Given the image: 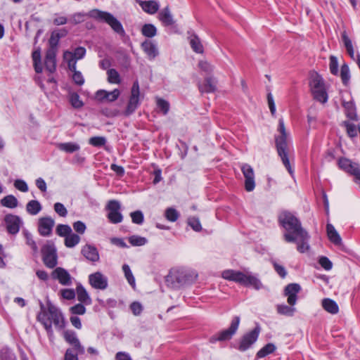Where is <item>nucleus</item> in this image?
Masks as SVG:
<instances>
[{"instance_id": "f257e3e1", "label": "nucleus", "mask_w": 360, "mask_h": 360, "mask_svg": "<svg viewBox=\"0 0 360 360\" xmlns=\"http://www.w3.org/2000/svg\"><path fill=\"white\" fill-rule=\"evenodd\" d=\"M88 16L101 22L107 23L112 30L120 36L125 35V31L122 23L110 13L99 9H92L88 13H75L71 15L70 21L79 24L84 21V17Z\"/></svg>"}, {"instance_id": "f03ea898", "label": "nucleus", "mask_w": 360, "mask_h": 360, "mask_svg": "<svg viewBox=\"0 0 360 360\" xmlns=\"http://www.w3.org/2000/svg\"><path fill=\"white\" fill-rule=\"evenodd\" d=\"M37 319L44 326L48 333H52V323L59 330L65 327L63 314L51 302L47 303L46 307L43 303H40V311L37 314Z\"/></svg>"}, {"instance_id": "7ed1b4c3", "label": "nucleus", "mask_w": 360, "mask_h": 360, "mask_svg": "<svg viewBox=\"0 0 360 360\" xmlns=\"http://www.w3.org/2000/svg\"><path fill=\"white\" fill-rule=\"evenodd\" d=\"M278 222L286 232L283 234L286 242H296L295 236L306 231L302 228L300 221L292 213L288 211H283L278 215Z\"/></svg>"}, {"instance_id": "20e7f679", "label": "nucleus", "mask_w": 360, "mask_h": 360, "mask_svg": "<svg viewBox=\"0 0 360 360\" xmlns=\"http://www.w3.org/2000/svg\"><path fill=\"white\" fill-rule=\"evenodd\" d=\"M278 130L280 132V135L275 136L277 153L289 174L292 175L294 170L290 165L288 158V134L285 130L284 122L282 119L279 120Z\"/></svg>"}, {"instance_id": "39448f33", "label": "nucleus", "mask_w": 360, "mask_h": 360, "mask_svg": "<svg viewBox=\"0 0 360 360\" xmlns=\"http://www.w3.org/2000/svg\"><path fill=\"white\" fill-rule=\"evenodd\" d=\"M223 278L238 283L244 286H252L256 290H259L262 287L261 281L255 276L245 274L239 271L232 269L225 270L222 272Z\"/></svg>"}, {"instance_id": "423d86ee", "label": "nucleus", "mask_w": 360, "mask_h": 360, "mask_svg": "<svg viewBox=\"0 0 360 360\" xmlns=\"http://www.w3.org/2000/svg\"><path fill=\"white\" fill-rule=\"evenodd\" d=\"M309 86L314 98L317 101L325 103L328 101V94L323 79L318 74L311 77Z\"/></svg>"}, {"instance_id": "0eeeda50", "label": "nucleus", "mask_w": 360, "mask_h": 360, "mask_svg": "<svg viewBox=\"0 0 360 360\" xmlns=\"http://www.w3.org/2000/svg\"><path fill=\"white\" fill-rule=\"evenodd\" d=\"M41 252L43 262L46 267L53 269L58 264L57 251L52 243L49 241L44 245L41 249Z\"/></svg>"}, {"instance_id": "6e6552de", "label": "nucleus", "mask_w": 360, "mask_h": 360, "mask_svg": "<svg viewBox=\"0 0 360 360\" xmlns=\"http://www.w3.org/2000/svg\"><path fill=\"white\" fill-rule=\"evenodd\" d=\"M240 321V319L238 316H234L231 321L229 328L212 335L210 338V342L215 343L217 341H226L231 340L236 333Z\"/></svg>"}, {"instance_id": "1a4fd4ad", "label": "nucleus", "mask_w": 360, "mask_h": 360, "mask_svg": "<svg viewBox=\"0 0 360 360\" xmlns=\"http://www.w3.org/2000/svg\"><path fill=\"white\" fill-rule=\"evenodd\" d=\"M260 330V326L257 325L253 330L243 335L239 342L238 350L240 352L248 350L257 340Z\"/></svg>"}, {"instance_id": "9d476101", "label": "nucleus", "mask_w": 360, "mask_h": 360, "mask_svg": "<svg viewBox=\"0 0 360 360\" xmlns=\"http://www.w3.org/2000/svg\"><path fill=\"white\" fill-rule=\"evenodd\" d=\"M140 96V89L139 82L136 80L133 83L131 89V95L129 97V102L127 103V106L124 111V115L126 116H129L135 112L136 108L140 105L139 101Z\"/></svg>"}, {"instance_id": "9b49d317", "label": "nucleus", "mask_w": 360, "mask_h": 360, "mask_svg": "<svg viewBox=\"0 0 360 360\" xmlns=\"http://www.w3.org/2000/svg\"><path fill=\"white\" fill-rule=\"evenodd\" d=\"M166 281L174 288H179L189 282V276L184 271H171L166 278Z\"/></svg>"}, {"instance_id": "f8f14e48", "label": "nucleus", "mask_w": 360, "mask_h": 360, "mask_svg": "<svg viewBox=\"0 0 360 360\" xmlns=\"http://www.w3.org/2000/svg\"><path fill=\"white\" fill-rule=\"evenodd\" d=\"M106 209L108 211V219L112 224L120 223L123 219V216L120 212V203L115 200H110L107 205Z\"/></svg>"}, {"instance_id": "ddd939ff", "label": "nucleus", "mask_w": 360, "mask_h": 360, "mask_svg": "<svg viewBox=\"0 0 360 360\" xmlns=\"http://www.w3.org/2000/svg\"><path fill=\"white\" fill-rule=\"evenodd\" d=\"M6 230L9 234L16 235L22 225V221L18 215L8 214L4 217Z\"/></svg>"}, {"instance_id": "4468645a", "label": "nucleus", "mask_w": 360, "mask_h": 360, "mask_svg": "<svg viewBox=\"0 0 360 360\" xmlns=\"http://www.w3.org/2000/svg\"><path fill=\"white\" fill-rule=\"evenodd\" d=\"M339 167L347 173L354 176V179L360 176V166L356 162H352L346 158H341L338 160Z\"/></svg>"}, {"instance_id": "2eb2a0df", "label": "nucleus", "mask_w": 360, "mask_h": 360, "mask_svg": "<svg viewBox=\"0 0 360 360\" xmlns=\"http://www.w3.org/2000/svg\"><path fill=\"white\" fill-rule=\"evenodd\" d=\"M89 283L92 288L98 290H105L108 288V278L101 272L96 271L89 276Z\"/></svg>"}, {"instance_id": "dca6fc26", "label": "nucleus", "mask_w": 360, "mask_h": 360, "mask_svg": "<svg viewBox=\"0 0 360 360\" xmlns=\"http://www.w3.org/2000/svg\"><path fill=\"white\" fill-rule=\"evenodd\" d=\"M241 171L245 177V188L250 192L255 187V173L252 167L248 164H243L241 167Z\"/></svg>"}, {"instance_id": "f3484780", "label": "nucleus", "mask_w": 360, "mask_h": 360, "mask_svg": "<svg viewBox=\"0 0 360 360\" xmlns=\"http://www.w3.org/2000/svg\"><path fill=\"white\" fill-rule=\"evenodd\" d=\"M55 221L50 217H41L38 221V232L41 236H49L54 226Z\"/></svg>"}, {"instance_id": "a211bd4d", "label": "nucleus", "mask_w": 360, "mask_h": 360, "mask_svg": "<svg viewBox=\"0 0 360 360\" xmlns=\"http://www.w3.org/2000/svg\"><path fill=\"white\" fill-rule=\"evenodd\" d=\"M301 290V287L297 283H290L285 287L284 295L288 297V303L294 306L297 300V293Z\"/></svg>"}, {"instance_id": "6ab92c4d", "label": "nucleus", "mask_w": 360, "mask_h": 360, "mask_svg": "<svg viewBox=\"0 0 360 360\" xmlns=\"http://www.w3.org/2000/svg\"><path fill=\"white\" fill-rule=\"evenodd\" d=\"M53 279L58 280L63 285H70L72 277L67 270L62 267L56 268L51 274Z\"/></svg>"}, {"instance_id": "aec40b11", "label": "nucleus", "mask_w": 360, "mask_h": 360, "mask_svg": "<svg viewBox=\"0 0 360 360\" xmlns=\"http://www.w3.org/2000/svg\"><path fill=\"white\" fill-rule=\"evenodd\" d=\"M64 338L67 342L73 346V349L80 354H84L85 352L84 347L81 345L76 333L72 330H66L64 333Z\"/></svg>"}, {"instance_id": "412c9836", "label": "nucleus", "mask_w": 360, "mask_h": 360, "mask_svg": "<svg viewBox=\"0 0 360 360\" xmlns=\"http://www.w3.org/2000/svg\"><path fill=\"white\" fill-rule=\"evenodd\" d=\"M120 94V91L117 89H115L112 91H107L105 90H98L96 93V98L101 102L108 101L112 102L116 101Z\"/></svg>"}, {"instance_id": "4be33fe9", "label": "nucleus", "mask_w": 360, "mask_h": 360, "mask_svg": "<svg viewBox=\"0 0 360 360\" xmlns=\"http://www.w3.org/2000/svg\"><path fill=\"white\" fill-rule=\"evenodd\" d=\"M297 237V250L300 253H304L309 249V240L310 236L307 231L295 236Z\"/></svg>"}, {"instance_id": "5701e85b", "label": "nucleus", "mask_w": 360, "mask_h": 360, "mask_svg": "<svg viewBox=\"0 0 360 360\" xmlns=\"http://www.w3.org/2000/svg\"><path fill=\"white\" fill-rule=\"evenodd\" d=\"M141 46L149 60L155 59L159 54L156 44L150 40H145L141 43Z\"/></svg>"}, {"instance_id": "b1692460", "label": "nucleus", "mask_w": 360, "mask_h": 360, "mask_svg": "<svg viewBox=\"0 0 360 360\" xmlns=\"http://www.w3.org/2000/svg\"><path fill=\"white\" fill-rule=\"evenodd\" d=\"M342 105L345 110V114L348 119L352 121L359 120L356 108L353 101H346L342 100Z\"/></svg>"}, {"instance_id": "393cba45", "label": "nucleus", "mask_w": 360, "mask_h": 360, "mask_svg": "<svg viewBox=\"0 0 360 360\" xmlns=\"http://www.w3.org/2000/svg\"><path fill=\"white\" fill-rule=\"evenodd\" d=\"M81 253L86 259L91 262H95L99 260L98 252L97 249L93 245H84L81 250Z\"/></svg>"}, {"instance_id": "a878e982", "label": "nucleus", "mask_w": 360, "mask_h": 360, "mask_svg": "<svg viewBox=\"0 0 360 360\" xmlns=\"http://www.w3.org/2000/svg\"><path fill=\"white\" fill-rule=\"evenodd\" d=\"M217 83L214 78L207 77L205 79L204 84L198 85V88L201 93H213L217 90Z\"/></svg>"}, {"instance_id": "bb28decb", "label": "nucleus", "mask_w": 360, "mask_h": 360, "mask_svg": "<svg viewBox=\"0 0 360 360\" xmlns=\"http://www.w3.org/2000/svg\"><path fill=\"white\" fill-rule=\"evenodd\" d=\"M76 293L78 301L85 305H90L92 303L91 298L90 297L86 290L82 284H78L76 288Z\"/></svg>"}, {"instance_id": "cd10ccee", "label": "nucleus", "mask_w": 360, "mask_h": 360, "mask_svg": "<svg viewBox=\"0 0 360 360\" xmlns=\"http://www.w3.org/2000/svg\"><path fill=\"white\" fill-rule=\"evenodd\" d=\"M86 55V49L83 46L77 47L74 51H65L63 58H74L75 60L82 59Z\"/></svg>"}, {"instance_id": "c85d7f7f", "label": "nucleus", "mask_w": 360, "mask_h": 360, "mask_svg": "<svg viewBox=\"0 0 360 360\" xmlns=\"http://www.w3.org/2000/svg\"><path fill=\"white\" fill-rule=\"evenodd\" d=\"M68 34V30L65 28L52 32L49 40V46L58 47L60 39Z\"/></svg>"}, {"instance_id": "c756f323", "label": "nucleus", "mask_w": 360, "mask_h": 360, "mask_svg": "<svg viewBox=\"0 0 360 360\" xmlns=\"http://www.w3.org/2000/svg\"><path fill=\"white\" fill-rule=\"evenodd\" d=\"M159 20L166 26H170L174 23L173 16L168 6L160 11Z\"/></svg>"}, {"instance_id": "7c9ffc66", "label": "nucleus", "mask_w": 360, "mask_h": 360, "mask_svg": "<svg viewBox=\"0 0 360 360\" xmlns=\"http://www.w3.org/2000/svg\"><path fill=\"white\" fill-rule=\"evenodd\" d=\"M342 41L343 44L347 50V53L350 56V58L353 60H355L354 50L352 44V41L350 38L348 37L347 32L343 31L341 34Z\"/></svg>"}, {"instance_id": "2f4dec72", "label": "nucleus", "mask_w": 360, "mask_h": 360, "mask_svg": "<svg viewBox=\"0 0 360 360\" xmlns=\"http://www.w3.org/2000/svg\"><path fill=\"white\" fill-rule=\"evenodd\" d=\"M326 231H327L328 237L329 240H330V242H332L335 245L341 244L342 239H341L340 235L338 234V233L337 232V231L335 230V227L332 224H327Z\"/></svg>"}, {"instance_id": "473e14b6", "label": "nucleus", "mask_w": 360, "mask_h": 360, "mask_svg": "<svg viewBox=\"0 0 360 360\" xmlns=\"http://www.w3.org/2000/svg\"><path fill=\"white\" fill-rule=\"evenodd\" d=\"M323 308L330 314H336L339 311L338 304L330 298H325L322 300Z\"/></svg>"}, {"instance_id": "72a5a7b5", "label": "nucleus", "mask_w": 360, "mask_h": 360, "mask_svg": "<svg viewBox=\"0 0 360 360\" xmlns=\"http://www.w3.org/2000/svg\"><path fill=\"white\" fill-rule=\"evenodd\" d=\"M22 234L25 238V243L32 249L33 255H37L39 252V249L33 236L27 230H23Z\"/></svg>"}, {"instance_id": "f704fd0d", "label": "nucleus", "mask_w": 360, "mask_h": 360, "mask_svg": "<svg viewBox=\"0 0 360 360\" xmlns=\"http://www.w3.org/2000/svg\"><path fill=\"white\" fill-rule=\"evenodd\" d=\"M140 5L142 9L149 14H154L159 9L158 3L153 0L142 1Z\"/></svg>"}, {"instance_id": "c9c22d12", "label": "nucleus", "mask_w": 360, "mask_h": 360, "mask_svg": "<svg viewBox=\"0 0 360 360\" xmlns=\"http://www.w3.org/2000/svg\"><path fill=\"white\" fill-rule=\"evenodd\" d=\"M42 210L41 203L37 200H32L26 205V211L30 215H37Z\"/></svg>"}, {"instance_id": "e433bc0d", "label": "nucleus", "mask_w": 360, "mask_h": 360, "mask_svg": "<svg viewBox=\"0 0 360 360\" xmlns=\"http://www.w3.org/2000/svg\"><path fill=\"white\" fill-rule=\"evenodd\" d=\"M190 45L193 51L198 53H202L204 51L203 46L199 39L195 34H193L189 37Z\"/></svg>"}, {"instance_id": "4c0bfd02", "label": "nucleus", "mask_w": 360, "mask_h": 360, "mask_svg": "<svg viewBox=\"0 0 360 360\" xmlns=\"http://www.w3.org/2000/svg\"><path fill=\"white\" fill-rule=\"evenodd\" d=\"M57 147L59 150L68 153H72L80 149L79 145L73 142L60 143L57 145Z\"/></svg>"}, {"instance_id": "58836bf2", "label": "nucleus", "mask_w": 360, "mask_h": 360, "mask_svg": "<svg viewBox=\"0 0 360 360\" xmlns=\"http://www.w3.org/2000/svg\"><path fill=\"white\" fill-rule=\"evenodd\" d=\"M0 203L3 207L13 209L18 207V200L13 195H8L1 200Z\"/></svg>"}, {"instance_id": "ea45409f", "label": "nucleus", "mask_w": 360, "mask_h": 360, "mask_svg": "<svg viewBox=\"0 0 360 360\" xmlns=\"http://www.w3.org/2000/svg\"><path fill=\"white\" fill-rule=\"evenodd\" d=\"M342 126L346 129L347 134L349 137L353 139L357 136L358 127L349 121H343L341 124Z\"/></svg>"}, {"instance_id": "a19ab883", "label": "nucleus", "mask_w": 360, "mask_h": 360, "mask_svg": "<svg viewBox=\"0 0 360 360\" xmlns=\"http://www.w3.org/2000/svg\"><path fill=\"white\" fill-rule=\"evenodd\" d=\"M141 34L148 38H152L157 34V28L153 24H145L142 26Z\"/></svg>"}, {"instance_id": "79ce46f5", "label": "nucleus", "mask_w": 360, "mask_h": 360, "mask_svg": "<svg viewBox=\"0 0 360 360\" xmlns=\"http://www.w3.org/2000/svg\"><path fill=\"white\" fill-rule=\"evenodd\" d=\"M276 310L279 314L287 316H292L295 311V308L291 305L290 307L285 304H278L276 306Z\"/></svg>"}, {"instance_id": "37998d69", "label": "nucleus", "mask_w": 360, "mask_h": 360, "mask_svg": "<svg viewBox=\"0 0 360 360\" xmlns=\"http://www.w3.org/2000/svg\"><path fill=\"white\" fill-rule=\"evenodd\" d=\"M80 241V237L76 233L71 232L70 235L65 238V245L67 248H72L76 246Z\"/></svg>"}, {"instance_id": "c03bdc74", "label": "nucleus", "mask_w": 360, "mask_h": 360, "mask_svg": "<svg viewBox=\"0 0 360 360\" xmlns=\"http://www.w3.org/2000/svg\"><path fill=\"white\" fill-rule=\"evenodd\" d=\"M276 350V346L273 343H268L264 346L257 353L258 358H264L266 356L272 354Z\"/></svg>"}, {"instance_id": "a18cd8bd", "label": "nucleus", "mask_w": 360, "mask_h": 360, "mask_svg": "<svg viewBox=\"0 0 360 360\" xmlns=\"http://www.w3.org/2000/svg\"><path fill=\"white\" fill-rule=\"evenodd\" d=\"M1 360H16V356L13 351L7 347H4L0 349Z\"/></svg>"}, {"instance_id": "49530a36", "label": "nucleus", "mask_w": 360, "mask_h": 360, "mask_svg": "<svg viewBox=\"0 0 360 360\" xmlns=\"http://www.w3.org/2000/svg\"><path fill=\"white\" fill-rule=\"evenodd\" d=\"M128 240L133 246H143L148 243L147 238L137 235L130 236Z\"/></svg>"}, {"instance_id": "de8ad7c7", "label": "nucleus", "mask_w": 360, "mask_h": 360, "mask_svg": "<svg viewBox=\"0 0 360 360\" xmlns=\"http://www.w3.org/2000/svg\"><path fill=\"white\" fill-rule=\"evenodd\" d=\"M108 81L111 84H120L121 82L120 76L115 69H109L107 71Z\"/></svg>"}, {"instance_id": "09e8293b", "label": "nucleus", "mask_w": 360, "mask_h": 360, "mask_svg": "<svg viewBox=\"0 0 360 360\" xmlns=\"http://www.w3.org/2000/svg\"><path fill=\"white\" fill-rule=\"evenodd\" d=\"M56 232L57 235L61 237H67L72 231L71 227L68 224H58L56 227Z\"/></svg>"}, {"instance_id": "8fccbe9b", "label": "nucleus", "mask_w": 360, "mask_h": 360, "mask_svg": "<svg viewBox=\"0 0 360 360\" xmlns=\"http://www.w3.org/2000/svg\"><path fill=\"white\" fill-rule=\"evenodd\" d=\"M340 77L343 84L347 86L350 79V75L349 66L346 63L341 66Z\"/></svg>"}, {"instance_id": "3c124183", "label": "nucleus", "mask_w": 360, "mask_h": 360, "mask_svg": "<svg viewBox=\"0 0 360 360\" xmlns=\"http://www.w3.org/2000/svg\"><path fill=\"white\" fill-rule=\"evenodd\" d=\"M156 104L157 107L160 109L164 115H166L168 113L170 105L167 101L161 98H158L156 99Z\"/></svg>"}, {"instance_id": "603ef678", "label": "nucleus", "mask_w": 360, "mask_h": 360, "mask_svg": "<svg viewBox=\"0 0 360 360\" xmlns=\"http://www.w3.org/2000/svg\"><path fill=\"white\" fill-rule=\"evenodd\" d=\"M165 216L168 221L174 222L179 219V213L176 209L169 207L165 210Z\"/></svg>"}, {"instance_id": "864d4df0", "label": "nucleus", "mask_w": 360, "mask_h": 360, "mask_svg": "<svg viewBox=\"0 0 360 360\" xmlns=\"http://www.w3.org/2000/svg\"><path fill=\"white\" fill-rule=\"evenodd\" d=\"M70 102L72 107L75 108H80L84 105L82 101L79 98V94L75 92L70 94Z\"/></svg>"}, {"instance_id": "5fc2aeb1", "label": "nucleus", "mask_w": 360, "mask_h": 360, "mask_svg": "<svg viewBox=\"0 0 360 360\" xmlns=\"http://www.w3.org/2000/svg\"><path fill=\"white\" fill-rule=\"evenodd\" d=\"M122 270L124 273L125 278H127L128 283L132 286H135V278L133 276V274L131 271V269L129 265L124 264L122 266Z\"/></svg>"}, {"instance_id": "6e6d98bb", "label": "nucleus", "mask_w": 360, "mask_h": 360, "mask_svg": "<svg viewBox=\"0 0 360 360\" xmlns=\"http://www.w3.org/2000/svg\"><path fill=\"white\" fill-rule=\"evenodd\" d=\"M107 141L104 136H93L89 139V143L94 147H102Z\"/></svg>"}, {"instance_id": "4d7b16f0", "label": "nucleus", "mask_w": 360, "mask_h": 360, "mask_svg": "<svg viewBox=\"0 0 360 360\" xmlns=\"http://www.w3.org/2000/svg\"><path fill=\"white\" fill-rule=\"evenodd\" d=\"M130 216L131 217V221L134 224H142L144 220L143 214L141 211L137 210L135 212H133L130 214Z\"/></svg>"}, {"instance_id": "13d9d810", "label": "nucleus", "mask_w": 360, "mask_h": 360, "mask_svg": "<svg viewBox=\"0 0 360 360\" xmlns=\"http://www.w3.org/2000/svg\"><path fill=\"white\" fill-rule=\"evenodd\" d=\"M85 304L82 303L77 304L70 308V311L72 314L83 315L86 312Z\"/></svg>"}, {"instance_id": "bf43d9fd", "label": "nucleus", "mask_w": 360, "mask_h": 360, "mask_svg": "<svg viewBox=\"0 0 360 360\" xmlns=\"http://www.w3.org/2000/svg\"><path fill=\"white\" fill-rule=\"evenodd\" d=\"M329 68L331 74L337 75L338 73V58L335 56H330Z\"/></svg>"}, {"instance_id": "052dcab7", "label": "nucleus", "mask_w": 360, "mask_h": 360, "mask_svg": "<svg viewBox=\"0 0 360 360\" xmlns=\"http://www.w3.org/2000/svg\"><path fill=\"white\" fill-rule=\"evenodd\" d=\"M53 209L60 217H65L68 215V210L61 202H56Z\"/></svg>"}, {"instance_id": "680f3d73", "label": "nucleus", "mask_w": 360, "mask_h": 360, "mask_svg": "<svg viewBox=\"0 0 360 360\" xmlns=\"http://www.w3.org/2000/svg\"><path fill=\"white\" fill-rule=\"evenodd\" d=\"M14 186L18 191L24 193L27 192L29 189L27 183L22 179H16L14 181Z\"/></svg>"}, {"instance_id": "e2e57ef3", "label": "nucleus", "mask_w": 360, "mask_h": 360, "mask_svg": "<svg viewBox=\"0 0 360 360\" xmlns=\"http://www.w3.org/2000/svg\"><path fill=\"white\" fill-rule=\"evenodd\" d=\"M60 294L64 299L71 300L75 297L76 292L73 289H63Z\"/></svg>"}, {"instance_id": "0e129e2a", "label": "nucleus", "mask_w": 360, "mask_h": 360, "mask_svg": "<svg viewBox=\"0 0 360 360\" xmlns=\"http://www.w3.org/2000/svg\"><path fill=\"white\" fill-rule=\"evenodd\" d=\"M189 226L195 231H200L202 229L200 222L198 219L192 217L188 219Z\"/></svg>"}, {"instance_id": "69168bd1", "label": "nucleus", "mask_w": 360, "mask_h": 360, "mask_svg": "<svg viewBox=\"0 0 360 360\" xmlns=\"http://www.w3.org/2000/svg\"><path fill=\"white\" fill-rule=\"evenodd\" d=\"M72 226L74 230L79 234H83L86 229L85 224L81 221L74 222Z\"/></svg>"}, {"instance_id": "338daca9", "label": "nucleus", "mask_w": 360, "mask_h": 360, "mask_svg": "<svg viewBox=\"0 0 360 360\" xmlns=\"http://www.w3.org/2000/svg\"><path fill=\"white\" fill-rule=\"evenodd\" d=\"M319 264L325 269V270H330L333 267V264L330 261V259L326 257H321L319 259Z\"/></svg>"}, {"instance_id": "774afa93", "label": "nucleus", "mask_w": 360, "mask_h": 360, "mask_svg": "<svg viewBox=\"0 0 360 360\" xmlns=\"http://www.w3.org/2000/svg\"><path fill=\"white\" fill-rule=\"evenodd\" d=\"M78 354L73 349H68L65 354L64 360H78Z\"/></svg>"}]
</instances>
